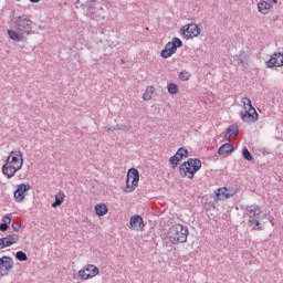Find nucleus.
I'll list each match as a JSON object with an SVG mask.
<instances>
[{"instance_id": "obj_7", "label": "nucleus", "mask_w": 283, "mask_h": 283, "mask_svg": "<svg viewBox=\"0 0 283 283\" xmlns=\"http://www.w3.org/2000/svg\"><path fill=\"white\" fill-rule=\"evenodd\" d=\"M17 27H18V32L22 35L23 34L30 35L34 33V31L32 30V20L23 15L18 17Z\"/></svg>"}, {"instance_id": "obj_3", "label": "nucleus", "mask_w": 283, "mask_h": 283, "mask_svg": "<svg viewBox=\"0 0 283 283\" xmlns=\"http://www.w3.org/2000/svg\"><path fill=\"white\" fill-rule=\"evenodd\" d=\"M88 14H91L92 19H95L99 25L105 23V4L103 2H98L97 0H91L88 3Z\"/></svg>"}, {"instance_id": "obj_32", "label": "nucleus", "mask_w": 283, "mask_h": 283, "mask_svg": "<svg viewBox=\"0 0 283 283\" xmlns=\"http://www.w3.org/2000/svg\"><path fill=\"white\" fill-rule=\"evenodd\" d=\"M15 260H18L19 262H28V254H25V252L23 251H18L15 253Z\"/></svg>"}, {"instance_id": "obj_36", "label": "nucleus", "mask_w": 283, "mask_h": 283, "mask_svg": "<svg viewBox=\"0 0 283 283\" xmlns=\"http://www.w3.org/2000/svg\"><path fill=\"white\" fill-rule=\"evenodd\" d=\"M241 105L243 107H253V105L251 104V99L248 97L241 98Z\"/></svg>"}, {"instance_id": "obj_34", "label": "nucleus", "mask_w": 283, "mask_h": 283, "mask_svg": "<svg viewBox=\"0 0 283 283\" xmlns=\"http://www.w3.org/2000/svg\"><path fill=\"white\" fill-rule=\"evenodd\" d=\"M179 78L180 81H189V78H191V73L182 71L179 73Z\"/></svg>"}, {"instance_id": "obj_31", "label": "nucleus", "mask_w": 283, "mask_h": 283, "mask_svg": "<svg viewBox=\"0 0 283 283\" xmlns=\"http://www.w3.org/2000/svg\"><path fill=\"white\" fill-rule=\"evenodd\" d=\"M248 224H249V227H252L253 229H255L258 227L259 231L262 229V227H260V218L249 219Z\"/></svg>"}, {"instance_id": "obj_33", "label": "nucleus", "mask_w": 283, "mask_h": 283, "mask_svg": "<svg viewBox=\"0 0 283 283\" xmlns=\"http://www.w3.org/2000/svg\"><path fill=\"white\" fill-rule=\"evenodd\" d=\"M167 90L170 94H178V85L176 83H169Z\"/></svg>"}, {"instance_id": "obj_10", "label": "nucleus", "mask_w": 283, "mask_h": 283, "mask_svg": "<svg viewBox=\"0 0 283 283\" xmlns=\"http://www.w3.org/2000/svg\"><path fill=\"white\" fill-rule=\"evenodd\" d=\"M32 189V186L30 184H20L18 185L17 189L13 192V198L15 202H23L25 200V193Z\"/></svg>"}, {"instance_id": "obj_26", "label": "nucleus", "mask_w": 283, "mask_h": 283, "mask_svg": "<svg viewBox=\"0 0 283 283\" xmlns=\"http://www.w3.org/2000/svg\"><path fill=\"white\" fill-rule=\"evenodd\" d=\"M175 156L179 159V161L182 160V158H189V150H187L185 147H180Z\"/></svg>"}, {"instance_id": "obj_4", "label": "nucleus", "mask_w": 283, "mask_h": 283, "mask_svg": "<svg viewBox=\"0 0 283 283\" xmlns=\"http://www.w3.org/2000/svg\"><path fill=\"white\" fill-rule=\"evenodd\" d=\"M140 181V172L136 168H129L126 176V193H132Z\"/></svg>"}, {"instance_id": "obj_5", "label": "nucleus", "mask_w": 283, "mask_h": 283, "mask_svg": "<svg viewBox=\"0 0 283 283\" xmlns=\"http://www.w3.org/2000/svg\"><path fill=\"white\" fill-rule=\"evenodd\" d=\"M178 48H182V40L179 38H174L171 42H168L164 50L160 52L161 59H169L170 56H174L176 52L178 51Z\"/></svg>"}, {"instance_id": "obj_42", "label": "nucleus", "mask_w": 283, "mask_h": 283, "mask_svg": "<svg viewBox=\"0 0 283 283\" xmlns=\"http://www.w3.org/2000/svg\"><path fill=\"white\" fill-rule=\"evenodd\" d=\"M4 220H6V222H8V219H6V217L2 218V222H4Z\"/></svg>"}, {"instance_id": "obj_24", "label": "nucleus", "mask_w": 283, "mask_h": 283, "mask_svg": "<svg viewBox=\"0 0 283 283\" xmlns=\"http://www.w3.org/2000/svg\"><path fill=\"white\" fill-rule=\"evenodd\" d=\"M109 211V208H107V205L105 203H97L95 205V213L96 216L103 217L106 216V213Z\"/></svg>"}, {"instance_id": "obj_29", "label": "nucleus", "mask_w": 283, "mask_h": 283, "mask_svg": "<svg viewBox=\"0 0 283 283\" xmlns=\"http://www.w3.org/2000/svg\"><path fill=\"white\" fill-rule=\"evenodd\" d=\"M227 188H218L216 191L217 200H220V197L223 196L224 198H231V193L226 192Z\"/></svg>"}, {"instance_id": "obj_18", "label": "nucleus", "mask_w": 283, "mask_h": 283, "mask_svg": "<svg viewBox=\"0 0 283 283\" xmlns=\"http://www.w3.org/2000/svg\"><path fill=\"white\" fill-rule=\"evenodd\" d=\"M233 149L234 148L231 143H226L219 147L218 154L219 156H229V154H231Z\"/></svg>"}, {"instance_id": "obj_15", "label": "nucleus", "mask_w": 283, "mask_h": 283, "mask_svg": "<svg viewBox=\"0 0 283 283\" xmlns=\"http://www.w3.org/2000/svg\"><path fill=\"white\" fill-rule=\"evenodd\" d=\"M7 160H9L11 165L19 167L21 165V160H23V153H21V150H12L7 157Z\"/></svg>"}, {"instance_id": "obj_21", "label": "nucleus", "mask_w": 283, "mask_h": 283, "mask_svg": "<svg viewBox=\"0 0 283 283\" xmlns=\"http://www.w3.org/2000/svg\"><path fill=\"white\" fill-rule=\"evenodd\" d=\"M258 10L261 14H269L271 12V3L261 0L258 3Z\"/></svg>"}, {"instance_id": "obj_13", "label": "nucleus", "mask_w": 283, "mask_h": 283, "mask_svg": "<svg viewBox=\"0 0 283 283\" xmlns=\"http://www.w3.org/2000/svg\"><path fill=\"white\" fill-rule=\"evenodd\" d=\"M129 229L130 231H145V221L143 220V216H132L129 220Z\"/></svg>"}, {"instance_id": "obj_41", "label": "nucleus", "mask_w": 283, "mask_h": 283, "mask_svg": "<svg viewBox=\"0 0 283 283\" xmlns=\"http://www.w3.org/2000/svg\"><path fill=\"white\" fill-rule=\"evenodd\" d=\"M272 3H277V0H270Z\"/></svg>"}, {"instance_id": "obj_25", "label": "nucleus", "mask_w": 283, "mask_h": 283, "mask_svg": "<svg viewBox=\"0 0 283 283\" xmlns=\"http://www.w3.org/2000/svg\"><path fill=\"white\" fill-rule=\"evenodd\" d=\"M8 35L12 41H23V34H21L19 31L14 30H8Z\"/></svg>"}, {"instance_id": "obj_39", "label": "nucleus", "mask_w": 283, "mask_h": 283, "mask_svg": "<svg viewBox=\"0 0 283 283\" xmlns=\"http://www.w3.org/2000/svg\"><path fill=\"white\" fill-rule=\"evenodd\" d=\"M282 60L279 62L277 67H283V52L281 53Z\"/></svg>"}, {"instance_id": "obj_19", "label": "nucleus", "mask_w": 283, "mask_h": 283, "mask_svg": "<svg viewBox=\"0 0 283 283\" xmlns=\"http://www.w3.org/2000/svg\"><path fill=\"white\" fill-rule=\"evenodd\" d=\"M106 132H125V134H127V132H129V129H132V127L125 125V124H117L115 126H106L105 127Z\"/></svg>"}, {"instance_id": "obj_30", "label": "nucleus", "mask_w": 283, "mask_h": 283, "mask_svg": "<svg viewBox=\"0 0 283 283\" xmlns=\"http://www.w3.org/2000/svg\"><path fill=\"white\" fill-rule=\"evenodd\" d=\"M242 156H243L244 160H248V163L253 161V155H251V151H249V148L244 147L242 149Z\"/></svg>"}, {"instance_id": "obj_22", "label": "nucleus", "mask_w": 283, "mask_h": 283, "mask_svg": "<svg viewBox=\"0 0 283 283\" xmlns=\"http://www.w3.org/2000/svg\"><path fill=\"white\" fill-rule=\"evenodd\" d=\"M65 200V192L59 191V193L55 195V201L51 205L53 209H56V207H61Z\"/></svg>"}, {"instance_id": "obj_12", "label": "nucleus", "mask_w": 283, "mask_h": 283, "mask_svg": "<svg viewBox=\"0 0 283 283\" xmlns=\"http://www.w3.org/2000/svg\"><path fill=\"white\" fill-rule=\"evenodd\" d=\"M244 109V112H241V118L244 123H255L260 118L255 107H249L248 109L245 107Z\"/></svg>"}, {"instance_id": "obj_20", "label": "nucleus", "mask_w": 283, "mask_h": 283, "mask_svg": "<svg viewBox=\"0 0 283 283\" xmlns=\"http://www.w3.org/2000/svg\"><path fill=\"white\" fill-rule=\"evenodd\" d=\"M240 134V127L238 124H232L227 128L226 138L229 140L231 136H238Z\"/></svg>"}, {"instance_id": "obj_43", "label": "nucleus", "mask_w": 283, "mask_h": 283, "mask_svg": "<svg viewBox=\"0 0 283 283\" xmlns=\"http://www.w3.org/2000/svg\"><path fill=\"white\" fill-rule=\"evenodd\" d=\"M15 1H21V0H15Z\"/></svg>"}, {"instance_id": "obj_17", "label": "nucleus", "mask_w": 283, "mask_h": 283, "mask_svg": "<svg viewBox=\"0 0 283 283\" xmlns=\"http://www.w3.org/2000/svg\"><path fill=\"white\" fill-rule=\"evenodd\" d=\"M280 56H282V53L280 52L273 53L270 60L265 62V67H268L269 70H273V67H277V65H280V62L277 61Z\"/></svg>"}, {"instance_id": "obj_38", "label": "nucleus", "mask_w": 283, "mask_h": 283, "mask_svg": "<svg viewBox=\"0 0 283 283\" xmlns=\"http://www.w3.org/2000/svg\"><path fill=\"white\" fill-rule=\"evenodd\" d=\"M6 248H8V245H7V243H6V239L1 238V239H0V250H1V249H6Z\"/></svg>"}, {"instance_id": "obj_8", "label": "nucleus", "mask_w": 283, "mask_h": 283, "mask_svg": "<svg viewBox=\"0 0 283 283\" xmlns=\"http://www.w3.org/2000/svg\"><path fill=\"white\" fill-rule=\"evenodd\" d=\"M180 32L184 34V38L195 39V36H200V27L196 23H190L188 25H185L180 29Z\"/></svg>"}, {"instance_id": "obj_40", "label": "nucleus", "mask_w": 283, "mask_h": 283, "mask_svg": "<svg viewBox=\"0 0 283 283\" xmlns=\"http://www.w3.org/2000/svg\"><path fill=\"white\" fill-rule=\"evenodd\" d=\"M31 3H39L41 0H29Z\"/></svg>"}, {"instance_id": "obj_23", "label": "nucleus", "mask_w": 283, "mask_h": 283, "mask_svg": "<svg viewBox=\"0 0 283 283\" xmlns=\"http://www.w3.org/2000/svg\"><path fill=\"white\" fill-rule=\"evenodd\" d=\"M2 240H4L7 247H12V244H17L19 242V234L11 233L2 238Z\"/></svg>"}, {"instance_id": "obj_2", "label": "nucleus", "mask_w": 283, "mask_h": 283, "mask_svg": "<svg viewBox=\"0 0 283 283\" xmlns=\"http://www.w3.org/2000/svg\"><path fill=\"white\" fill-rule=\"evenodd\" d=\"M189 238V228L182 224H175L169 228L168 240L170 244H185Z\"/></svg>"}, {"instance_id": "obj_28", "label": "nucleus", "mask_w": 283, "mask_h": 283, "mask_svg": "<svg viewBox=\"0 0 283 283\" xmlns=\"http://www.w3.org/2000/svg\"><path fill=\"white\" fill-rule=\"evenodd\" d=\"M6 220H8V221H6ZM10 222H12V219L10 218V216H4V222H2V223H0V231L2 232V233H6V231L8 230V229H10Z\"/></svg>"}, {"instance_id": "obj_27", "label": "nucleus", "mask_w": 283, "mask_h": 283, "mask_svg": "<svg viewBox=\"0 0 283 283\" xmlns=\"http://www.w3.org/2000/svg\"><path fill=\"white\" fill-rule=\"evenodd\" d=\"M156 92V88L154 86H147L145 93L143 94L144 101H151V96Z\"/></svg>"}, {"instance_id": "obj_9", "label": "nucleus", "mask_w": 283, "mask_h": 283, "mask_svg": "<svg viewBox=\"0 0 283 283\" xmlns=\"http://www.w3.org/2000/svg\"><path fill=\"white\" fill-rule=\"evenodd\" d=\"M12 269H14L12 256L4 255L0 258V275H9Z\"/></svg>"}, {"instance_id": "obj_14", "label": "nucleus", "mask_w": 283, "mask_h": 283, "mask_svg": "<svg viewBox=\"0 0 283 283\" xmlns=\"http://www.w3.org/2000/svg\"><path fill=\"white\" fill-rule=\"evenodd\" d=\"M230 61L235 63V65H241V67H244L245 65H249V54L241 51L239 54L231 56Z\"/></svg>"}, {"instance_id": "obj_37", "label": "nucleus", "mask_w": 283, "mask_h": 283, "mask_svg": "<svg viewBox=\"0 0 283 283\" xmlns=\"http://www.w3.org/2000/svg\"><path fill=\"white\" fill-rule=\"evenodd\" d=\"M11 227H12L13 231H20L21 230V223L20 222L13 221Z\"/></svg>"}, {"instance_id": "obj_16", "label": "nucleus", "mask_w": 283, "mask_h": 283, "mask_svg": "<svg viewBox=\"0 0 283 283\" xmlns=\"http://www.w3.org/2000/svg\"><path fill=\"white\" fill-rule=\"evenodd\" d=\"M247 216L249 217V220L258 219L260 218L262 213V207L260 206H248L245 208Z\"/></svg>"}, {"instance_id": "obj_6", "label": "nucleus", "mask_w": 283, "mask_h": 283, "mask_svg": "<svg viewBox=\"0 0 283 283\" xmlns=\"http://www.w3.org/2000/svg\"><path fill=\"white\" fill-rule=\"evenodd\" d=\"M22 167H23V159H21L19 166L11 164L10 159H6L4 164L2 165V174L3 176H6V178H8V180H10V178H14V175L17 174V171H20Z\"/></svg>"}, {"instance_id": "obj_11", "label": "nucleus", "mask_w": 283, "mask_h": 283, "mask_svg": "<svg viewBox=\"0 0 283 283\" xmlns=\"http://www.w3.org/2000/svg\"><path fill=\"white\" fill-rule=\"evenodd\" d=\"M98 273H99L98 268L93 264H88L83 270L78 271V275L80 277H82V280H91V277H96Z\"/></svg>"}, {"instance_id": "obj_35", "label": "nucleus", "mask_w": 283, "mask_h": 283, "mask_svg": "<svg viewBox=\"0 0 283 283\" xmlns=\"http://www.w3.org/2000/svg\"><path fill=\"white\" fill-rule=\"evenodd\" d=\"M169 163L170 165H172V169H176V166L179 165L180 159L176 155H174L169 158Z\"/></svg>"}, {"instance_id": "obj_1", "label": "nucleus", "mask_w": 283, "mask_h": 283, "mask_svg": "<svg viewBox=\"0 0 283 283\" xmlns=\"http://www.w3.org/2000/svg\"><path fill=\"white\" fill-rule=\"evenodd\" d=\"M200 169H202V161L199 158H189L179 166V174L181 178L193 180Z\"/></svg>"}]
</instances>
